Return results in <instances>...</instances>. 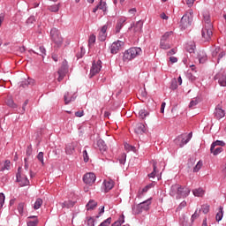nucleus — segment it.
Segmentation results:
<instances>
[{"label":"nucleus","mask_w":226,"mask_h":226,"mask_svg":"<svg viewBox=\"0 0 226 226\" xmlns=\"http://www.w3.org/2000/svg\"><path fill=\"white\" fill-rule=\"evenodd\" d=\"M200 212H201V210L197 208L196 211L194 212V214L192 215L191 222L192 223L197 220V218H199V216H200Z\"/></svg>","instance_id":"36"},{"label":"nucleus","mask_w":226,"mask_h":226,"mask_svg":"<svg viewBox=\"0 0 226 226\" xmlns=\"http://www.w3.org/2000/svg\"><path fill=\"white\" fill-rule=\"evenodd\" d=\"M4 193L1 192L0 193V209L3 207L4 204Z\"/></svg>","instance_id":"58"},{"label":"nucleus","mask_w":226,"mask_h":226,"mask_svg":"<svg viewBox=\"0 0 226 226\" xmlns=\"http://www.w3.org/2000/svg\"><path fill=\"white\" fill-rule=\"evenodd\" d=\"M143 26L144 22H142V20L137 21L134 25V33H141Z\"/></svg>","instance_id":"25"},{"label":"nucleus","mask_w":226,"mask_h":226,"mask_svg":"<svg viewBox=\"0 0 226 226\" xmlns=\"http://www.w3.org/2000/svg\"><path fill=\"white\" fill-rule=\"evenodd\" d=\"M26 156H31L33 154V147L31 145H29L27 147H26Z\"/></svg>","instance_id":"60"},{"label":"nucleus","mask_w":226,"mask_h":226,"mask_svg":"<svg viewBox=\"0 0 226 226\" xmlns=\"http://www.w3.org/2000/svg\"><path fill=\"white\" fill-rule=\"evenodd\" d=\"M215 80H217L218 84L222 86V87H225L226 86V73L223 71H221L215 76Z\"/></svg>","instance_id":"8"},{"label":"nucleus","mask_w":226,"mask_h":226,"mask_svg":"<svg viewBox=\"0 0 226 226\" xmlns=\"http://www.w3.org/2000/svg\"><path fill=\"white\" fill-rule=\"evenodd\" d=\"M172 34V32H166L161 38V41H169V36Z\"/></svg>","instance_id":"43"},{"label":"nucleus","mask_w":226,"mask_h":226,"mask_svg":"<svg viewBox=\"0 0 226 226\" xmlns=\"http://www.w3.org/2000/svg\"><path fill=\"white\" fill-rule=\"evenodd\" d=\"M96 206H98V202L94 201V200H90L86 205V207L87 211H93Z\"/></svg>","instance_id":"22"},{"label":"nucleus","mask_w":226,"mask_h":226,"mask_svg":"<svg viewBox=\"0 0 226 226\" xmlns=\"http://www.w3.org/2000/svg\"><path fill=\"white\" fill-rule=\"evenodd\" d=\"M30 84H33V79H23L22 81H20L19 83V87H23V89H26V87H27V86H29Z\"/></svg>","instance_id":"26"},{"label":"nucleus","mask_w":226,"mask_h":226,"mask_svg":"<svg viewBox=\"0 0 226 226\" xmlns=\"http://www.w3.org/2000/svg\"><path fill=\"white\" fill-rule=\"evenodd\" d=\"M110 223H112V217L107 218L102 222H101L99 226H110Z\"/></svg>","instance_id":"41"},{"label":"nucleus","mask_w":226,"mask_h":226,"mask_svg":"<svg viewBox=\"0 0 226 226\" xmlns=\"http://www.w3.org/2000/svg\"><path fill=\"white\" fill-rule=\"evenodd\" d=\"M104 185V188H105V192L107 193V192H110V190H112V188H114V182L112 180H105L103 182Z\"/></svg>","instance_id":"21"},{"label":"nucleus","mask_w":226,"mask_h":226,"mask_svg":"<svg viewBox=\"0 0 226 226\" xmlns=\"http://www.w3.org/2000/svg\"><path fill=\"white\" fill-rule=\"evenodd\" d=\"M197 46L195 45V41H191L185 44V50L189 52V54H195V49Z\"/></svg>","instance_id":"16"},{"label":"nucleus","mask_w":226,"mask_h":226,"mask_svg":"<svg viewBox=\"0 0 226 226\" xmlns=\"http://www.w3.org/2000/svg\"><path fill=\"white\" fill-rule=\"evenodd\" d=\"M124 22H126L125 17H122L117 19L116 25V34H117V33H121V29H123V26H124Z\"/></svg>","instance_id":"14"},{"label":"nucleus","mask_w":226,"mask_h":226,"mask_svg":"<svg viewBox=\"0 0 226 226\" xmlns=\"http://www.w3.org/2000/svg\"><path fill=\"white\" fill-rule=\"evenodd\" d=\"M220 48H215V49L214 51H212V56L213 57H216V56H218V54H220Z\"/></svg>","instance_id":"63"},{"label":"nucleus","mask_w":226,"mask_h":226,"mask_svg":"<svg viewBox=\"0 0 226 226\" xmlns=\"http://www.w3.org/2000/svg\"><path fill=\"white\" fill-rule=\"evenodd\" d=\"M109 28V26L104 25L101 31L99 32L98 40L100 41H105L107 40V29Z\"/></svg>","instance_id":"11"},{"label":"nucleus","mask_w":226,"mask_h":226,"mask_svg":"<svg viewBox=\"0 0 226 226\" xmlns=\"http://www.w3.org/2000/svg\"><path fill=\"white\" fill-rule=\"evenodd\" d=\"M149 188H151V185H147L142 190L139 191V197H142V193H146Z\"/></svg>","instance_id":"52"},{"label":"nucleus","mask_w":226,"mask_h":226,"mask_svg":"<svg viewBox=\"0 0 226 226\" xmlns=\"http://www.w3.org/2000/svg\"><path fill=\"white\" fill-rule=\"evenodd\" d=\"M96 146L101 152L107 151V144H105V141L103 139H99Z\"/></svg>","instance_id":"20"},{"label":"nucleus","mask_w":226,"mask_h":226,"mask_svg":"<svg viewBox=\"0 0 226 226\" xmlns=\"http://www.w3.org/2000/svg\"><path fill=\"white\" fill-rule=\"evenodd\" d=\"M184 207H186V200L182 201L177 208V211H181Z\"/></svg>","instance_id":"61"},{"label":"nucleus","mask_w":226,"mask_h":226,"mask_svg":"<svg viewBox=\"0 0 226 226\" xmlns=\"http://www.w3.org/2000/svg\"><path fill=\"white\" fill-rule=\"evenodd\" d=\"M216 146H221V147H223V146H225V142L223 140H215L213 142L210 147V153H213V150L215 147H216Z\"/></svg>","instance_id":"24"},{"label":"nucleus","mask_w":226,"mask_h":226,"mask_svg":"<svg viewBox=\"0 0 226 226\" xmlns=\"http://www.w3.org/2000/svg\"><path fill=\"white\" fill-rule=\"evenodd\" d=\"M102 71V60L94 61L90 70V77H94L97 73Z\"/></svg>","instance_id":"5"},{"label":"nucleus","mask_w":226,"mask_h":226,"mask_svg":"<svg viewBox=\"0 0 226 226\" xmlns=\"http://www.w3.org/2000/svg\"><path fill=\"white\" fill-rule=\"evenodd\" d=\"M6 104L8 105V107H11V109H17V104H15L13 99H8Z\"/></svg>","instance_id":"47"},{"label":"nucleus","mask_w":226,"mask_h":226,"mask_svg":"<svg viewBox=\"0 0 226 226\" xmlns=\"http://www.w3.org/2000/svg\"><path fill=\"white\" fill-rule=\"evenodd\" d=\"M190 192H191L190 188L180 185L179 199H186V197L190 195Z\"/></svg>","instance_id":"13"},{"label":"nucleus","mask_w":226,"mask_h":226,"mask_svg":"<svg viewBox=\"0 0 226 226\" xmlns=\"http://www.w3.org/2000/svg\"><path fill=\"white\" fill-rule=\"evenodd\" d=\"M83 160L85 163H87V162H89V155L87 154V150L83 151Z\"/></svg>","instance_id":"56"},{"label":"nucleus","mask_w":226,"mask_h":226,"mask_svg":"<svg viewBox=\"0 0 226 226\" xmlns=\"http://www.w3.org/2000/svg\"><path fill=\"white\" fill-rule=\"evenodd\" d=\"M43 204V200L38 198L34 205V209H40V207H41V205Z\"/></svg>","instance_id":"37"},{"label":"nucleus","mask_w":226,"mask_h":226,"mask_svg":"<svg viewBox=\"0 0 226 226\" xmlns=\"http://www.w3.org/2000/svg\"><path fill=\"white\" fill-rule=\"evenodd\" d=\"M75 151V147L72 144H69L65 147V153L66 154H73Z\"/></svg>","instance_id":"35"},{"label":"nucleus","mask_w":226,"mask_h":226,"mask_svg":"<svg viewBox=\"0 0 226 226\" xmlns=\"http://www.w3.org/2000/svg\"><path fill=\"white\" fill-rule=\"evenodd\" d=\"M198 59L201 64H204V63H206V61H207V55H206L203 51H201L198 55Z\"/></svg>","instance_id":"27"},{"label":"nucleus","mask_w":226,"mask_h":226,"mask_svg":"<svg viewBox=\"0 0 226 226\" xmlns=\"http://www.w3.org/2000/svg\"><path fill=\"white\" fill-rule=\"evenodd\" d=\"M199 103H200V98H193L189 104V109H194L195 107H197V105H199Z\"/></svg>","instance_id":"29"},{"label":"nucleus","mask_w":226,"mask_h":226,"mask_svg":"<svg viewBox=\"0 0 226 226\" xmlns=\"http://www.w3.org/2000/svg\"><path fill=\"white\" fill-rule=\"evenodd\" d=\"M160 47L163 50H169V49H170V44L169 43V41H161Z\"/></svg>","instance_id":"38"},{"label":"nucleus","mask_w":226,"mask_h":226,"mask_svg":"<svg viewBox=\"0 0 226 226\" xmlns=\"http://www.w3.org/2000/svg\"><path fill=\"white\" fill-rule=\"evenodd\" d=\"M132 215H140L142 213V207L140 204L132 206Z\"/></svg>","instance_id":"23"},{"label":"nucleus","mask_w":226,"mask_h":226,"mask_svg":"<svg viewBox=\"0 0 226 226\" xmlns=\"http://www.w3.org/2000/svg\"><path fill=\"white\" fill-rule=\"evenodd\" d=\"M87 225L94 226V217H87Z\"/></svg>","instance_id":"49"},{"label":"nucleus","mask_w":226,"mask_h":226,"mask_svg":"<svg viewBox=\"0 0 226 226\" xmlns=\"http://www.w3.org/2000/svg\"><path fill=\"white\" fill-rule=\"evenodd\" d=\"M147 116H149V111L147 109H140L138 113V117H139V119H146Z\"/></svg>","instance_id":"30"},{"label":"nucleus","mask_w":226,"mask_h":226,"mask_svg":"<svg viewBox=\"0 0 226 226\" xmlns=\"http://www.w3.org/2000/svg\"><path fill=\"white\" fill-rule=\"evenodd\" d=\"M194 197H202L204 195V190L202 188H198L192 190Z\"/></svg>","instance_id":"34"},{"label":"nucleus","mask_w":226,"mask_h":226,"mask_svg":"<svg viewBox=\"0 0 226 226\" xmlns=\"http://www.w3.org/2000/svg\"><path fill=\"white\" fill-rule=\"evenodd\" d=\"M223 151V147H216L215 149L214 148L213 149V152H211L214 156H218V154H220V153H222Z\"/></svg>","instance_id":"42"},{"label":"nucleus","mask_w":226,"mask_h":226,"mask_svg":"<svg viewBox=\"0 0 226 226\" xmlns=\"http://www.w3.org/2000/svg\"><path fill=\"white\" fill-rule=\"evenodd\" d=\"M61 206L63 208L66 207L67 209H70L75 206V201L68 200L61 203Z\"/></svg>","instance_id":"31"},{"label":"nucleus","mask_w":226,"mask_h":226,"mask_svg":"<svg viewBox=\"0 0 226 226\" xmlns=\"http://www.w3.org/2000/svg\"><path fill=\"white\" fill-rule=\"evenodd\" d=\"M68 72V67L66 65H62L58 70V75H66Z\"/></svg>","instance_id":"40"},{"label":"nucleus","mask_w":226,"mask_h":226,"mask_svg":"<svg viewBox=\"0 0 226 226\" xmlns=\"http://www.w3.org/2000/svg\"><path fill=\"white\" fill-rule=\"evenodd\" d=\"M202 165H203L202 161H199L193 168V172H199V170H200V169H202Z\"/></svg>","instance_id":"45"},{"label":"nucleus","mask_w":226,"mask_h":226,"mask_svg":"<svg viewBox=\"0 0 226 226\" xmlns=\"http://www.w3.org/2000/svg\"><path fill=\"white\" fill-rule=\"evenodd\" d=\"M180 190H181V185L179 184H175L171 185L170 190V197H176L177 200H179Z\"/></svg>","instance_id":"10"},{"label":"nucleus","mask_w":226,"mask_h":226,"mask_svg":"<svg viewBox=\"0 0 226 226\" xmlns=\"http://www.w3.org/2000/svg\"><path fill=\"white\" fill-rule=\"evenodd\" d=\"M97 6H99V10H102V11H107V3L101 0L100 4Z\"/></svg>","instance_id":"44"},{"label":"nucleus","mask_w":226,"mask_h":226,"mask_svg":"<svg viewBox=\"0 0 226 226\" xmlns=\"http://www.w3.org/2000/svg\"><path fill=\"white\" fill-rule=\"evenodd\" d=\"M51 41L56 45V47H61L63 45V36H61V32L57 28H52L50 30Z\"/></svg>","instance_id":"4"},{"label":"nucleus","mask_w":226,"mask_h":226,"mask_svg":"<svg viewBox=\"0 0 226 226\" xmlns=\"http://www.w3.org/2000/svg\"><path fill=\"white\" fill-rule=\"evenodd\" d=\"M142 211H149V206H151V198L139 203Z\"/></svg>","instance_id":"19"},{"label":"nucleus","mask_w":226,"mask_h":226,"mask_svg":"<svg viewBox=\"0 0 226 226\" xmlns=\"http://www.w3.org/2000/svg\"><path fill=\"white\" fill-rule=\"evenodd\" d=\"M123 45H124V42L121 41H114L109 47L110 54H117V52L121 50V47H123Z\"/></svg>","instance_id":"9"},{"label":"nucleus","mask_w":226,"mask_h":226,"mask_svg":"<svg viewBox=\"0 0 226 226\" xmlns=\"http://www.w3.org/2000/svg\"><path fill=\"white\" fill-rule=\"evenodd\" d=\"M192 22H193V10L189 9L180 20L181 29H187L192 26Z\"/></svg>","instance_id":"3"},{"label":"nucleus","mask_w":226,"mask_h":226,"mask_svg":"<svg viewBox=\"0 0 226 226\" xmlns=\"http://www.w3.org/2000/svg\"><path fill=\"white\" fill-rule=\"evenodd\" d=\"M27 226H36L38 225V217L36 215H32L28 217L26 221Z\"/></svg>","instance_id":"18"},{"label":"nucleus","mask_w":226,"mask_h":226,"mask_svg":"<svg viewBox=\"0 0 226 226\" xmlns=\"http://www.w3.org/2000/svg\"><path fill=\"white\" fill-rule=\"evenodd\" d=\"M223 218V207H219V212L215 215L216 222H222V219Z\"/></svg>","instance_id":"32"},{"label":"nucleus","mask_w":226,"mask_h":226,"mask_svg":"<svg viewBox=\"0 0 226 226\" xmlns=\"http://www.w3.org/2000/svg\"><path fill=\"white\" fill-rule=\"evenodd\" d=\"M24 203H19L18 206V211L19 213V215H24Z\"/></svg>","instance_id":"55"},{"label":"nucleus","mask_w":226,"mask_h":226,"mask_svg":"<svg viewBox=\"0 0 226 226\" xmlns=\"http://www.w3.org/2000/svg\"><path fill=\"white\" fill-rule=\"evenodd\" d=\"M153 172H151L150 174H148V177H152V179H154V177H156V162H153Z\"/></svg>","instance_id":"39"},{"label":"nucleus","mask_w":226,"mask_h":226,"mask_svg":"<svg viewBox=\"0 0 226 226\" xmlns=\"http://www.w3.org/2000/svg\"><path fill=\"white\" fill-rule=\"evenodd\" d=\"M76 98L77 95L75 94H72L69 92L65 93L64 95L65 105H68V103H71V102H75Z\"/></svg>","instance_id":"15"},{"label":"nucleus","mask_w":226,"mask_h":226,"mask_svg":"<svg viewBox=\"0 0 226 226\" xmlns=\"http://www.w3.org/2000/svg\"><path fill=\"white\" fill-rule=\"evenodd\" d=\"M120 165L126 163V154H122L118 159Z\"/></svg>","instance_id":"46"},{"label":"nucleus","mask_w":226,"mask_h":226,"mask_svg":"<svg viewBox=\"0 0 226 226\" xmlns=\"http://www.w3.org/2000/svg\"><path fill=\"white\" fill-rule=\"evenodd\" d=\"M214 115L215 116L216 119H222V117H225V110L220 107H216L215 109Z\"/></svg>","instance_id":"17"},{"label":"nucleus","mask_w":226,"mask_h":226,"mask_svg":"<svg viewBox=\"0 0 226 226\" xmlns=\"http://www.w3.org/2000/svg\"><path fill=\"white\" fill-rule=\"evenodd\" d=\"M200 211H202L204 215H207L209 213V205H202Z\"/></svg>","instance_id":"48"},{"label":"nucleus","mask_w":226,"mask_h":226,"mask_svg":"<svg viewBox=\"0 0 226 226\" xmlns=\"http://www.w3.org/2000/svg\"><path fill=\"white\" fill-rule=\"evenodd\" d=\"M142 54V49L139 47L131 48L124 52L123 61L124 63H129L132 59H135L137 56H140Z\"/></svg>","instance_id":"2"},{"label":"nucleus","mask_w":226,"mask_h":226,"mask_svg":"<svg viewBox=\"0 0 226 226\" xmlns=\"http://www.w3.org/2000/svg\"><path fill=\"white\" fill-rule=\"evenodd\" d=\"M34 22H36V19L34 18V16H30V17L26 19V24H27V26H31V25L34 24Z\"/></svg>","instance_id":"50"},{"label":"nucleus","mask_w":226,"mask_h":226,"mask_svg":"<svg viewBox=\"0 0 226 226\" xmlns=\"http://www.w3.org/2000/svg\"><path fill=\"white\" fill-rule=\"evenodd\" d=\"M16 181L19 183L20 186H27L29 185V179L26 176H21L20 168L18 170V173L16 175Z\"/></svg>","instance_id":"7"},{"label":"nucleus","mask_w":226,"mask_h":226,"mask_svg":"<svg viewBox=\"0 0 226 226\" xmlns=\"http://www.w3.org/2000/svg\"><path fill=\"white\" fill-rule=\"evenodd\" d=\"M49 10L56 13V11H59V5L57 4L52 5L49 7Z\"/></svg>","instance_id":"62"},{"label":"nucleus","mask_w":226,"mask_h":226,"mask_svg":"<svg viewBox=\"0 0 226 226\" xmlns=\"http://www.w3.org/2000/svg\"><path fill=\"white\" fill-rule=\"evenodd\" d=\"M178 86H177V80L176 79H172L171 81V85H170V89H172L173 91L177 89Z\"/></svg>","instance_id":"51"},{"label":"nucleus","mask_w":226,"mask_h":226,"mask_svg":"<svg viewBox=\"0 0 226 226\" xmlns=\"http://www.w3.org/2000/svg\"><path fill=\"white\" fill-rule=\"evenodd\" d=\"M95 181L96 175H94V173L93 172L86 173L83 176V182L85 183V185H89L91 186V185H94Z\"/></svg>","instance_id":"6"},{"label":"nucleus","mask_w":226,"mask_h":226,"mask_svg":"<svg viewBox=\"0 0 226 226\" xmlns=\"http://www.w3.org/2000/svg\"><path fill=\"white\" fill-rule=\"evenodd\" d=\"M34 54H37L38 56H41V57H45V56H47V50L45 49V48L43 46L39 47V49H37V52L33 51Z\"/></svg>","instance_id":"28"},{"label":"nucleus","mask_w":226,"mask_h":226,"mask_svg":"<svg viewBox=\"0 0 226 226\" xmlns=\"http://www.w3.org/2000/svg\"><path fill=\"white\" fill-rule=\"evenodd\" d=\"M134 133H136L137 135H142L146 133V125H144V124L142 123L137 124L134 126Z\"/></svg>","instance_id":"12"},{"label":"nucleus","mask_w":226,"mask_h":226,"mask_svg":"<svg viewBox=\"0 0 226 226\" xmlns=\"http://www.w3.org/2000/svg\"><path fill=\"white\" fill-rule=\"evenodd\" d=\"M37 159L41 162V165H45V162L43 160V152H40L37 154Z\"/></svg>","instance_id":"53"},{"label":"nucleus","mask_w":226,"mask_h":226,"mask_svg":"<svg viewBox=\"0 0 226 226\" xmlns=\"http://www.w3.org/2000/svg\"><path fill=\"white\" fill-rule=\"evenodd\" d=\"M137 13V8H132V9H130L128 11V14L129 16L132 18V17H135V14Z\"/></svg>","instance_id":"57"},{"label":"nucleus","mask_w":226,"mask_h":226,"mask_svg":"<svg viewBox=\"0 0 226 226\" xmlns=\"http://www.w3.org/2000/svg\"><path fill=\"white\" fill-rule=\"evenodd\" d=\"M96 41V36L94 35H90L89 39H88V45H93V43H95Z\"/></svg>","instance_id":"59"},{"label":"nucleus","mask_w":226,"mask_h":226,"mask_svg":"<svg viewBox=\"0 0 226 226\" xmlns=\"http://www.w3.org/2000/svg\"><path fill=\"white\" fill-rule=\"evenodd\" d=\"M11 169V162L10 160H6L4 162V166L1 168V171L4 172V170H10Z\"/></svg>","instance_id":"33"},{"label":"nucleus","mask_w":226,"mask_h":226,"mask_svg":"<svg viewBox=\"0 0 226 226\" xmlns=\"http://www.w3.org/2000/svg\"><path fill=\"white\" fill-rule=\"evenodd\" d=\"M117 222H119L120 225H123V223L124 222V215H120Z\"/></svg>","instance_id":"64"},{"label":"nucleus","mask_w":226,"mask_h":226,"mask_svg":"<svg viewBox=\"0 0 226 226\" xmlns=\"http://www.w3.org/2000/svg\"><path fill=\"white\" fill-rule=\"evenodd\" d=\"M186 77H187V79H189V80H191L192 82H193L194 80H197V77H195V76L193 75V73H192V72H187Z\"/></svg>","instance_id":"54"},{"label":"nucleus","mask_w":226,"mask_h":226,"mask_svg":"<svg viewBox=\"0 0 226 226\" xmlns=\"http://www.w3.org/2000/svg\"><path fill=\"white\" fill-rule=\"evenodd\" d=\"M204 27L201 30V36L203 41H209L213 36V23L211 22V16L208 11L203 13Z\"/></svg>","instance_id":"1"}]
</instances>
